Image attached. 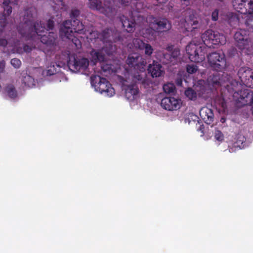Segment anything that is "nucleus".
<instances>
[{
	"label": "nucleus",
	"mask_w": 253,
	"mask_h": 253,
	"mask_svg": "<svg viewBox=\"0 0 253 253\" xmlns=\"http://www.w3.org/2000/svg\"><path fill=\"white\" fill-rule=\"evenodd\" d=\"M29 15L25 16L24 22L19 25L18 31L23 38L27 40H33L36 37L40 39L41 42L48 47H52L56 44L57 35L54 32H49L47 35H42L45 30H52L54 26V22L52 20L49 19L46 24V27L44 23L37 20L34 22L32 17L28 18Z\"/></svg>",
	"instance_id": "1"
},
{
	"label": "nucleus",
	"mask_w": 253,
	"mask_h": 253,
	"mask_svg": "<svg viewBox=\"0 0 253 253\" xmlns=\"http://www.w3.org/2000/svg\"><path fill=\"white\" fill-rule=\"evenodd\" d=\"M126 63L130 68H133L130 76H133V79H137V82L144 83L146 78V60L142 56L134 53L128 55Z\"/></svg>",
	"instance_id": "2"
},
{
	"label": "nucleus",
	"mask_w": 253,
	"mask_h": 253,
	"mask_svg": "<svg viewBox=\"0 0 253 253\" xmlns=\"http://www.w3.org/2000/svg\"><path fill=\"white\" fill-rule=\"evenodd\" d=\"M234 6L242 14L246 26L253 31V0H235Z\"/></svg>",
	"instance_id": "3"
},
{
	"label": "nucleus",
	"mask_w": 253,
	"mask_h": 253,
	"mask_svg": "<svg viewBox=\"0 0 253 253\" xmlns=\"http://www.w3.org/2000/svg\"><path fill=\"white\" fill-rule=\"evenodd\" d=\"M85 32L84 26L77 19L65 21L60 29L61 36L69 37V33L85 34Z\"/></svg>",
	"instance_id": "4"
},
{
	"label": "nucleus",
	"mask_w": 253,
	"mask_h": 253,
	"mask_svg": "<svg viewBox=\"0 0 253 253\" xmlns=\"http://www.w3.org/2000/svg\"><path fill=\"white\" fill-rule=\"evenodd\" d=\"M90 79L91 85L97 91L108 97L114 95L115 90L106 79L99 76H92Z\"/></svg>",
	"instance_id": "5"
},
{
	"label": "nucleus",
	"mask_w": 253,
	"mask_h": 253,
	"mask_svg": "<svg viewBox=\"0 0 253 253\" xmlns=\"http://www.w3.org/2000/svg\"><path fill=\"white\" fill-rule=\"evenodd\" d=\"M204 44L211 47L213 45H223L226 43V38L222 34L212 30H208L201 36Z\"/></svg>",
	"instance_id": "6"
},
{
	"label": "nucleus",
	"mask_w": 253,
	"mask_h": 253,
	"mask_svg": "<svg viewBox=\"0 0 253 253\" xmlns=\"http://www.w3.org/2000/svg\"><path fill=\"white\" fill-rule=\"evenodd\" d=\"M131 82L130 83L126 80H123L122 82L123 89L125 90L126 97L129 100L132 101L135 99L139 93L138 84H145L146 82V78L144 83L137 82V79H133V76H130Z\"/></svg>",
	"instance_id": "7"
},
{
	"label": "nucleus",
	"mask_w": 253,
	"mask_h": 253,
	"mask_svg": "<svg viewBox=\"0 0 253 253\" xmlns=\"http://www.w3.org/2000/svg\"><path fill=\"white\" fill-rule=\"evenodd\" d=\"M149 28L146 30V33L153 37L154 32H167L171 28V24L166 18L153 17L149 23Z\"/></svg>",
	"instance_id": "8"
},
{
	"label": "nucleus",
	"mask_w": 253,
	"mask_h": 253,
	"mask_svg": "<svg viewBox=\"0 0 253 253\" xmlns=\"http://www.w3.org/2000/svg\"><path fill=\"white\" fill-rule=\"evenodd\" d=\"M90 1V8L96 9L108 18H113L116 13V10L111 2H107L102 5L100 0H88Z\"/></svg>",
	"instance_id": "9"
},
{
	"label": "nucleus",
	"mask_w": 253,
	"mask_h": 253,
	"mask_svg": "<svg viewBox=\"0 0 253 253\" xmlns=\"http://www.w3.org/2000/svg\"><path fill=\"white\" fill-rule=\"evenodd\" d=\"M208 59L211 68L216 71H222L226 68V61L222 51L212 52Z\"/></svg>",
	"instance_id": "10"
},
{
	"label": "nucleus",
	"mask_w": 253,
	"mask_h": 253,
	"mask_svg": "<svg viewBox=\"0 0 253 253\" xmlns=\"http://www.w3.org/2000/svg\"><path fill=\"white\" fill-rule=\"evenodd\" d=\"M186 51L192 62H200L205 59V48L192 42L186 46Z\"/></svg>",
	"instance_id": "11"
},
{
	"label": "nucleus",
	"mask_w": 253,
	"mask_h": 253,
	"mask_svg": "<svg viewBox=\"0 0 253 253\" xmlns=\"http://www.w3.org/2000/svg\"><path fill=\"white\" fill-rule=\"evenodd\" d=\"M249 31L240 29L234 34V39L237 42V46L241 50L248 48L251 43L249 37Z\"/></svg>",
	"instance_id": "12"
},
{
	"label": "nucleus",
	"mask_w": 253,
	"mask_h": 253,
	"mask_svg": "<svg viewBox=\"0 0 253 253\" xmlns=\"http://www.w3.org/2000/svg\"><path fill=\"white\" fill-rule=\"evenodd\" d=\"M68 64L69 67L83 73L88 69L89 61L86 58L74 56L73 60L70 59Z\"/></svg>",
	"instance_id": "13"
},
{
	"label": "nucleus",
	"mask_w": 253,
	"mask_h": 253,
	"mask_svg": "<svg viewBox=\"0 0 253 253\" xmlns=\"http://www.w3.org/2000/svg\"><path fill=\"white\" fill-rule=\"evenodd\" d=\"M90 55L94 62H102L101 69L103 72L110 73L112 71V65L105 63V55L102 51L93 49L90 52Z\"/></svg>",
	"instance_id": "14"
},
{
	"label": "nucleus",
	"mask_w": 253,
	"mask_h": 253,
	"mask_svg": "<svg viewBox=\"0 0 253 253\" xmlns=\"http://www.w3.org/2000/svg\"><path fill=\"white\" fill-rule=\"evenodd\" d=\"M180 100L174 97H166L161 102V106L169 111L176 110L180 108Z\"/></svg>",
	"instance_id": "15"
},
{
	"label": "nucleus",
	"mask_w": 253,
	"mask_h": 253,
	"mask_svg": "<svg viewBox=\"0 0 253 253\" xmlns=\"http://www.w3.org/2000/svg\"><path fill=\"white\" fill-rule=\"evenodd\" d=\"M238 100L243 106H253V91L248 89L241 90Z\"/></svg>",
	"instance_id": "16"
},
{
	"label": "nucleus",
	"mask_w": 253,
	"mask_h": 253,
	"mask_svg": "<svg viewBox=\"0 0 253 253\" xmlns=\"http://www.w3.org/2000/svg\"><path fill=\"white\" fill-rule=\"evenodd\" d=\"M112 34V30L108 28L103 30L101 33L97 31L90 33V35L94 36V39H98L104 43L111 42V36Z\"/></svg>",
	"instance_id": "17"
},
{
	"label": "nucleus",
	"mask_w": 253,
	"mask_h": 253,
	"mask_svg": "<svg viewBox=\"0 0 253 253\" xmlns=\"http://www.w3.org/2000/svg\"><path fill=\"white\" fill-rule=\"evenodd\" d=\"M253 70L250 68L243 67L241 68L238 72V76L241 81L245 85L248 81L253 77Z\"/></svg>",
	"instance_id": "18"
},
{
	"label": "nucleus",
	"mask_w": 253,
	"mask_h": 253,
	"mask_svg": "<svg viewBox=\"0 0 253 253\" xmlns=\"http://www.w3.org/2000/svg\"><path fill=\"white\" fill-rule=\"evenodd\" d=\"M200 115L201 118L207 124H211L214 120V114L211 109L204 107L200 110Z\"/></svg>",
	"instance_id": "19"
},
{
	"label": "nucleus",
	"mask_w": 253,
	"mask_h": 253,
	"mask_svg": "<svg viewBox=\"0 0 253 253\" xmlns=\"http://www.w3.org/2000/svg\"><path fill=\"white\" fill-rule=\"evenodd\" d=\"M179 54V49H175L172 53L163 52L161 60L164 64H168L175 60Z\"/></svg>",
	"instance_id": "20"
},
{
	"label": "nucleus",
	"mask_w": 253,
	"mask_h": 253,
	"mask_svg": "<svg viewBox=\"0 0 253 253\" xmlns=\"http://www.w3.org/2000/svg\"><path fill=\"white\" fill-rule=\"evenodd\" d=\"M162 67L161 64L154 61L153 65L149 64L148 66V73L151 74L153 78L159 77L161 76L163 73V71L161 69Z\"/></svg>",
	"instance_id": "21"
},
{
	"label": "nucleus",
	"mask_w": 253,
	"mask_h": 253,
	"mask_svg": "<svg viewBox=\"0 0 253 253\" xmlns=\"http://www.w3.org/2000/svg\"><path fill=\"white\" fill-rule=\"evenodd\" d=\"M4 93L10 99H15L18 97V92L14 85L7 84L4 88Z\"/></svg>",
	"instance_id": "22"
},
{
	"label": "nucleus",
	"mask_w": 253,
	"mask_h": 253,
	"mask_svg": "<svg viewBox=\"0 0 253 253\" xmlns=\"http://www.w3.org/2000/svg\"><path fill=\"white\" fill-rule=\"evenodd\" d=\"M121 21L123 27L128 33H131L134 31L135 25V22L130 21L126 17H124L122 18Z\"/></svg>",
	"instance_id": "23"
},
{
	"label": "nucleus",
	"mask_w": 253,
	"mask_h": 253,
	"mask_svg": "<svg viewBox=\"0 0 253 253\" xmlns=\"http://www.w3.org/2000/svg\"><path fill=\"white\" fill-rule=\"evenodd\" d=\"M227 21L231 27L235 28L240 23V18L237 14L229 12L227 14Z\"/></svg>",
	"instance_id": "24"
},
{
	"label": "nucleus",
	"mask_w": 253,
	"mask_h": 253,
	"mask_svg": "<svg viewBox=\"0 0 253 253\" xmlns=\"http://www.w3.org/2000/svg\"><path fill=\"white\" fill-rule=\"evenodd\" d=\"M75 34L69 33V37L62 36L66 39L71 40L73 44L75 45L76 48L80 49L82 47V42L75 35Z\"/></svg>",
	"instance_id": "25"
},
{
	"label": "nucleus",
	"mask_w": 253,
	"mask_h": 253,
	"mask_svg": "<svg viewBox=\"0 0 253 253\" xmlns=\"http://www.w3.org/2000/svg\"><path fill=\"white\" fill-rule=\"evenodd\" d=\"M219 71H217L212 74V77H211V82L213 85H220L222 83V78Z\"/></svg>",
	"instance_id": "26"
},
{
	"label": "nucleus",
	"mask_w": 253,
	"mask_h": 253,
	"mask_svg": "<svg viewBox=\"0 0 253 253\" xmlns=\"http://www.w3.org/2000/svg\"><path fill=\"white\" fill-rule=\"evenodd\" d=\"M22 83L28 87H32L35 85L34 79L29 75H26L23 76Z\"/></svg>",
	"instance_id": "27"
},
{
	"label": "nucleus",
	"mask_w": 253,
	"mask_h": 253,
	"mask_svg": "<svg viewBox=\"0 0 253 253\" xmlns=\"http://www.w3.org/2000/svg\"><path fill=\"white\" fill-rule=\"evenodd\" d=\"M215 103L217 107H219V109L223 112H225L227 109V104L225 99L222 97H219L216 98Z\"/></svg>",
	"instance_id": "28"
},
{
	"label": "nucleus",
	"mask_w": 253,
	"mask_h": 253,
	"mask_svg": "<svg viewBox=\"0 0 253 253\" xmlns=\"http://www.w3.org/2000/svg\"><path fill=\"white\" fill-rule=\"evenodd\" d=\"M132 43L135 48L142 50L143 47L146 43L142 40L139 39H134L132 41Z\"/></svg>",
	"instance_id": "29"
},
{
	"label": "nucleus",
	"mask_w": 253,
	"mask_h": 253,
	"mask_svg": "<svg viewBox=\"0 0 253 253\" xmlns=\"http://www.w3.org/2000/svg\"><path fill=\"white\" fill-rule=\"evenodd\" d=\"M185 94L190 100H195L197 98V93L191 88L185 91Z\"/></svg>",
	"instance_id": "30"
},
{
	"label": "nucleus",
	"mask_w": 253,
	"mask_h": 253,
	"mask_svg": "<svg viewBox=\"0 0 253 253\" xmlns=\"http://www.w3.org/2000/svg\"><path fill=\"white\" fill-rule=\"evenodd\" d=\"M163 89L166 93H173L175 90V87L172 84L168 83L163 86Z\"/></svg>",
	"instance_id": "31"
},
{
	"label": "nucleus",
	"mask_w": 253,
	"mask_h": 253,
	"mask_svg": "<svg viewBox=\"0 0 253 253\" xmlns=\"http://www.w3.org/2000/svg\"><path fill=\"white\" fill-rule=\"evenodd\" d=\"M144 50L145 55L147 56H151L152 54L154 49L153 47L149 43H146L143 47L142 50Z\"/></svg>",
	"instance_id": "32"
},
{
	"label": "nucleus",
	"mask_w": 253,
	"mask_h": 253,
	"mask_svg": "<svg viewBox=\"0 0 253 253\" xmlns=\"http://www.w3.org/2000/svg\"><path fill=\"white\" fill-rule=\"evenodd\" d=\"M3 14L4 15V20H6V17L9 16L12 10V8L11 6L7 5V6H3Z\"/></svg>",
	"instance_id": "33"
},
{
	"label": "nucleus",
	"mask_w": 253,
	"mask_h": 253,
	"mask_svg": "<svg viewBox=\"0 0 253 253\" xmlns=\"http://www.w3.org/2000/svg\"><path fill=\"white\" fill-rule=\"evenodd\" d=\"M10 63L11 65L16 69H18L21 65V61L16 58H13L11 60Z\"/></svg>",
	"instance_id": "34"
},
{
	"label": "nucleus",
	"mask_w": 253,
	"mask_h": 253,
	"mask_svg": "<svg viewBox=\"0 0 253 253\" xmlns=\"http://www.w3.org/2000/svg\"><path fill=\"white\" fill-rule=\"evenodd\" d=\"M214 138L218 141H222L224 140V135L222 132L219 130H215L214 132Z\"/></svg>",
	"instance_id": "35"
},
{
	"label": "nucleus",
	"mask_w": 253,
	"mask_h": 253,
	"mask_svg": "<svg viewBox=\"0 0 253 253\" xmlns=\"http://www.w3.org/2000/svg\"><path fill=\"white\" fill-rule=\"evenodd\" d=\"M197 69V66L194 64L187 65L186 67L187 72L189 74L195 73Z\"/></svg>",
	"instance_id": "36"
},
{
	"label": "nucleus",
	"mask_w": 253,
	"mask_h": 253,
	"mask_svg": "<svg viewBox=\"0 0 253 253\" xmlns=\"http://www.w3.org/2000/svg\"><path fill=\"white\" fill-rule=\"evenodd\" d=\"M46 75L47 76H52L56 74V69L55 68L54 66H50L48 67L47 69L46 70Z\"/></svg>",
	"instance_id": "37"
},
{
	"label": "nucleus",
	"mask_w": 253,
	"mask_h": 253,
	"mask_svg": "<svg viewBox=\"0 0 253 253\" xmlns=\"http://www.w3.org/2000/svg\"><path fill=\"white\" fill-rule=\"evenodd\" d=\"M122 5L124 6H128L130 5L131 7L134 10L133 7L131 5L132 0H118Z\"/></svg>",
	"instance_id": "38"
},
{
	"label": "nucleus",
	"mask_w": 253,
	"mask_h": 253,
	"mask_svg": "<svg viewBox=\"0 0 253 253\" xmlns=\"http://www.w3.org/2000/svg\"><path fill=\"white\" fill-rule=\"evenodd\" d=\"M80 11L78 9L72 10L71 13V17L72 19H77L76 18L79 16Z\"/></svg>",
	"instance_id": "39"
},
{
	"label": "nucleus",
	"mask_w": 253,
	"mask_h": 253,
	"mask_svg": "<svg viewBox=\"0 0 253 253\" xmlns=\"http://www.w3.org/2000/svg\"><path fill=\"white\" fill-rule=\"evenodd\" d=\"M195 118H196L197 119H199V118H198L197 116H195ZM196 126L198 130H201L202 132H203V130L205 128L203 124H201L200 121L198 120H197V122L196 123Z\"/></svg>",
	"instance_id": "40"
},
{
	"label": "nucleus",
	"mask_w": 253,
	"mask_h": 253,
	"mask_svg": "<svg viewBox=\"0 0 253 253\" xmlns=\"http://www.w3.org/2000/svg\"><path fill=\"white\" fill-rule=\"evenodd\" d=\"M218 18V10L215 9L211 13V19L216 21Z\"/></svg>",
	"instance_id": "41"
},
{
	"label": "nucleus",
	"mask_w": 253,
	"mask_h": 253,
	"mask_svg": "<svg viewBox=\"0 0 253 253\" xmlns=\"http://www.w3.org/2000/svg\"><path fill=\"white\" fill-rule=\"evenodd\" d=\"M198 22L197 20L193 21L192 22V23H190L191 24L192 26V29L189 28L188 27H186V29L187 31H193V29H196L197 27L195 26L197 25L198 24Z\"/></svg>",
	"instance_id": "42"
},
{
	"label": "nucleus",
	"mask_w": 253,
	"mask_h": 253,
	"mask_svg": "<svg viewBox=\"0 0 253 253\" xmlns=\"http://www.w3.org/2000/svg\"><path fill=\"white\" fill-rule=\"evenodd\" d=\"M32 48L31 46L27 44H24L23 45V50L24 52L29 53L32 51Z\"/></svg>",
	"instance_id": "43"
},
{
	"label": "nucleus",
	"mask_w": 253,
	"mask_h": 253,
	"mask_svg": "<svg viewBox=\"0 0 253 253\" xmlns=\"http://www.w3.org/2000/svg\"><path fill=\"white\" fill-rule=\"evenodd\" d=\"M175 49H177L174 48L173 45H168L166 47V51L165 52H167L169 53H172Z\"/></svg>",
	"instance_id": "44"
},
{
	"label": "nucleus",
	"mask_w": 253,
	"mask_h": 253,
	"mask_svg": "<svg viewBox=\"0 0 253 253\" xmlns=\"http://www.w3.org/2000/svg\"><path fill=\"white\" fill-rule=\"evenodd\" d=\"M7 44V41L5 39H0V46L5 47Z\"/></svg>",
	"instance_id": "45"
},
{
	"label": "nucleus",
	"mask_w": 253,
	"mask_h": 253,
	"mask_svg": "<svg viewBox=\"0 0 253 253\" xmlns=\"http://www.w3.org/2000/svg\"><path fill=\"white\" fill-rule=\"evenodd\" d=\"M5 65V62L4 60L0 61V73H2L4 71Z\"/></svg>",
	"instance_id": "46"
},
{
	"label": "nucleus",
	"mask_w": 253,
	"mask_h": 253,
	"mask_svg": "<svg viewBox=\"0 0 253 253\" xmlns=\"http://www.w3.org/2000/svg\"><path fill=\"white\" fill-rule=\"evenodd\" d=\"M246 86L250 88H253V77L250 79Z\"/></svg>",
	"instance_id": "47"
},
{
	"label": "nucleus",
	"mask_w": 253,
	"mask_h": 253,
	"mask_svg": "<svg viewBox=\"0 0 253 253\" xmlns=\"http://www.w3.org/2000/svg\"><path fill=\"white\" fill-rule=\"evenodd\" d=\"M12 2V0H3L2 6L9 5Z\"/></svg>",
	"instance_id": "48"
},
{
	"label": "nucleus",
	"mask_w": 253,
	"mask_h": 253,
	"mask_svg": "<svg viewBox=\"0 0 253 253\" xmlns=\"http://www.w3.org/2000/svg\"><path fill=\"white\" fill-rule=\"evenodd\" d=\"M133 4L134 5L135 4L136 10L138 11V10L139 9V8H138V6H140V7H142V6L141 5V3H140V2H136V3H133Z\"/></svg>",
	"instance_id": "49"
},
{
	"label": "nucleus",
	"mask_w": 253,
	"mask_h": 253,
	"mask_svg": "<svg viewBox=\"0 0 253 253\" xmlns=\"http://www.w3.org/2000/svg\"><path fill=\"white\" fill-rule=\"evenodd\" d=\"M176 84L178 86H181L182 84V81L181 79H177L176 81Z\"/></svg>",
	"instance_id": "50"
},
{
	"label": "nucleus",
	"mask_w": 253,
	"mask_h": 253,
	"mask_svg": "<svg viewBox=\"0 0 253 253\" xmlns=\"http://www.w3.org/2000/svg\"><path fill=\"white\" fill-rule=\"evenodd\" d=\"M159 3H165L167 0H156Z\"/></svg>",
	"instance_id": "51"
},
{
	"label": "nucleus",
	"mask_w": 253,
	"mask_h": 253,
	"mask_svg": "<svg viewBox=\"0 0 253 253\" xmlns=\"http://www.w3.org/2000/svg\"><path fill=\"white\" fill-rule=\"evenodd\" d=\"M199 96H201V97H202L203 98H205V97H207V96L204 95V93L203 92H199Z\"/></svg>",
	"instance_id": "52"
},
{
	"label": "nucleus",
	"mask_w": 253,
	"mask_h": 253,
	"mask_svg": "<svg viewBox=\"0 0 253 253\" xmlns=\"http://www.w3.org/2000/svg\"><path fill=\"white\" fill-rule=\"evenodd\" d=\"M4 15L3 14V13H0V19L4 20Z\"/></svg>",
	"instance_id": "53"
},
{
	"label": "nucleus",
	"mask_w": 253,
	"mask_h": 253,
	"mask_svg": "<svg viewBox=\"0 0 253 253\" xmlns=\"http://www.w3.org/2000/svg\"><path fill=\"white\" fill-rule=\"evenodd\" d=\"M204 86H201L200 87V88L202 89V90H204Z\"/></svg>",
	"instance_id": "54"
},
{
	"label": "nucleus",
	"mask_w": 253,
	"mask_h": 253,
	"mask_svg": "<svg viewBox=\"0 0 253 253\" xmlns=\"http://www.w3.org/2000/svg\"><path fill=\"white\" fill-rule=\"evenodd\" d=\"M218 0L220 1V2H222L223 1V0Z\"/></svg>",
	"instance_id": "55"
},
{
	"label": "nucleus",
	"mask_w": 253,
	"mask_h": 253,
	"mask_svg": "<svg viewBox=\"0 0 253 253\" xmlns=\"http://www.w3.org/2000/svg\"><path fill=\"white\" fill-rule=\"evenodd\" d=\"M129 81H130V79H128V81H127L129 82V83H130L131 82H129Z\"/></svg>",
	"instance_id": "56"
},
{
	"label": "nucleus",
	"mask_w": 253,
	"mask_h": 253,
	"mask_svg": "<svg viewBox=\"0 0 253 253\" xmlns=\"http://www.w3.org/2000/svg\"><path fill=\"white\" fill-rule=\"evenodd\" d=\"M60 1H62V0H59Z\"/></svg>",
	"instance_id": "57"
}]
</instances>
